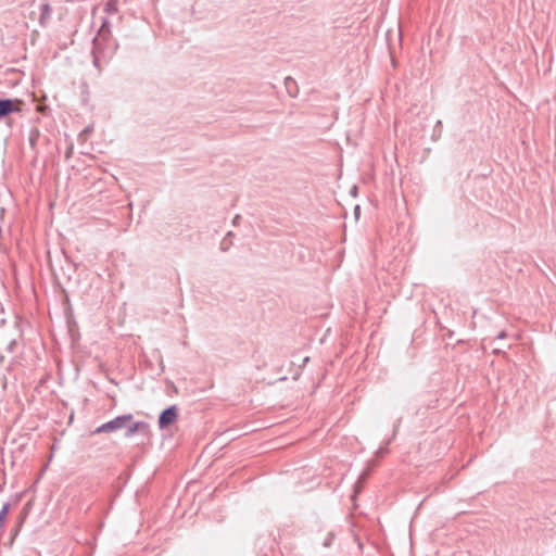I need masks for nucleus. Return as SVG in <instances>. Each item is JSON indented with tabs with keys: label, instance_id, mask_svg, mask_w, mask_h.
Segmentation results:
<instances>
[{
	"label": "nucleus",
	"instance_id": "nucleus-4",
	"mask_svg": "<svg viewBox=\"0 0 556 556\" xmlns=\"http://www.w3.org/2000/svg\"><path fill=\"white\" fill-rule=\"evenodd\" d=\"M126 429L125 437L130 438L135 433L140 432L142 434H148L149 425L146 421H129L127 426L124 427Z\"/></svg>",
	"mask_w": 556,
	"mask_h": 556
},
{
	"label": "nucleus",
	"instance_id": "nucleus-11",
	"mask_svg": "<svg viewBox=\"0 0 556 556\" xmlns=\"http://www.w3.org/2000/svg\"><path fill=\"white\" fill-rule=\"evenodd\" d=\"M97 46H98V39L94 38L93 39V51H92V53H93V63H94L96 66H98Z\"/></svg>",
	"mask_w": 556,
	"mask_h": 556
},
{
	"label": "nucleus",
	"instance_id": "nucleus-12",
	"mask_svg": "<svg viewBox=\"0 0 556 556\" xmlns=\"http://www.w3.org/2000/svg\"><path fill=\"white\" fill-rule=\"evenodd\" d=\"M73 150H74L73 143H70L65 151V160H70L72 157Z\"/></svg>",
	"mask_w": 556,
	"mask_h": 556
},
{
	"label": "nucleus",
	"instance_id": "nucleus-5",
	"mask_svg": "<svg viewBox=\"0 0 556 556\" xmlns=\"http://www.w3.org/2000/svg\"><path fill=\"white\" fill-rule=\"evenodd\" d=\"M285 86L290 97L295 98L298 96L299 87L296 81L292 77L288 76L285 78Z\"/></svg>",
	"mask_w": 556,
	"mask_h": 556
},
{
	"label": "nucleus",
	"instance_id": "nucleus-3",
	"mask_svg": "<svg viewBox=\"0 0 556 556\" xmlns=\"http://www.w3.org/2000/svg\"><path fill=\"white\" fill-rule=\"evenodd\" d=\"M177 418H178V408L176 405H172V406L165 408L164 410H162V413L159 416V420H157L159 428L162 430L168 428L170 425H173L177 420Z\"/></svg>",
	"mask_w": 556,
	"mask_h": 556
},
{
	"label": "nucleus",
	"instance_id": "nucleus-17",
	"mask_svg": "<svg viewBox=\"0 0 556 556\" xmlns=\"http://www.w3.org/2000/svg\"><path fill=\"white\" fill-rule=\"evenodd\" d=\"M239 219H240V215H236L235 218H233V224L236 225Z\"/></svg>",
	"mask_w": 556,
	"mask_h": 556
},
{
	"label": "nucleus",
	"instance_id": "nucleus-13",
	"mask_svg": "<svg viewBox=\"0 0 556 556\" xmlns=\"http://www.w3.org/2000/svg\"><path fill=\"white\" fill-rule=\"evenodd\" d=\"M37 137H38V134H31L30 137H29V143L30 146L34 148L35 144H36V140H37Z\"/></svg>",
	"mask_w": 556,
	"mask_h": 556
},
{
	"label": "nucleus",
	"instance_id": "nucleus-2",
	"mask_svg": "<svg viewBox=\"0 0 556 556\" xmlns=\"http://www.w3.org/2000/svg\"><path fill=\"white\" fill-rule=\"evenodd\" d=\"M24 101L21 99L0 98V119H3L12 113L22 112Z\"/></svg>",
	"mask_w": 556,
	"mask_h": 556
},
{
	"label": "nucleus",
	"instance_id": "nucleus-15",
	"mask_svg": "<svg viewBox=\"0 0 556 556\" xmlns=\"http://www.w3.org/2000/svg\"><path fill=\"white\" fill-rule=\"evenodd\" d=\"M506 338V332L505 331H501L497 336H496V339H504Z\"/></svg>",
	"mask_w": 556,
	"mask_h": 556
},
{
	"label": "nucleus",
	"instance_id": "nucleus-16",
	"mask_svg": "<svg viewBox=\"0 0 556 556\" xmlns=\"http://www.w3.org/2000/svg\"><path fill=\"white\" fill-rule=\"evenodd\" d=\"M28 506H29V503H28V504H26V505L24 506L23 510H22V514L24 515V517H25V516L27 515V513H28Z\"/></svg>",
	"mask_w": 556,
	"mask_h": 556
},
{
	"label": "nucleus",
	"instance_id": "nucleus-1",
	"mask_svg": "<svg viewBox=\"0 0 556 556\" xmlns=\"http://www.w3.org/2000/svg\"><path fill=\"white\" fill-rule=\"evenodd\" d=\"M132 419V414L119 415L114 419L99 426L92 433L99 434L115 432L117 430L123 429L125 426H127V422L131 421Z\"/></svg>",
	"mask_w": 556,
	"mask_h": 556
},
{
	"label": "nucleus",
	"instance_id": "nucleus-10",
	"mask_svg": "<svg viewBox=\"0 0 556 556\" xmlns=\"http://www.w3.org/2000/svg\"><path fill=\"white\" fill-rule=\"evenodd\" d=\"M333 538H334L333 533H328L327 538L325 539V541L323 543L324 547H330L332 544Z\"/></svg>",
	"mask_w": 556,
	"mask_h": 556
},
{
	"label": "nucleus",
	"instance_id": "nucleus-8",
	"mask_svg": "<svg viewBox=\"0 0 556 556\" xmlns=\"http://www.w3.org/2000/svg\"><path fill=\"white\" fill-rule=\"evenodd\" d=\"M231 236H233V233H232V231H229L226 235V237L222 240V242H220V250L223 252H226L230 248V245L232 244L231 241L228 240V237H231Z\"/></svg>",
	"mask_w": 556,
	"mask_h": 556
},
{
	"label": "nucleus",
	"instance_id": "nucleus-14",
	"mask_svg": "<svg viewBox=\"0 0 556 556\" xmlns=\"http://www.w3.org/2000/svg\"><path fill=\"white\" fill-rule=\"evenodd\" d=\"M90 131V127H86L80 134H79V137L81 138L83 136L87 135L88 132Z\"/></svg>",
	"mask_w": 556,
	"mask_h": 556
},
{
	"label": "nucleus",
	"instance_id": "nucleus-20",
	"mask_svg": "<svg viewBox=\"0 0 556 556\" xmlns=\"http://www.w3.org/2000/svg\"><path fill=\"white\" fill-rule=\"evenodd\" d=\"M358 211H359V206H356V207H355V214H357V213H358Z\"/></svg>",
	"mask_w": 556,
	"mask_h": 556
},
{
	"label": "nucleus",
	"instance_id": "nucleus-19",
	"mask_svg": "<svg viewBox=\"0 0 556 556\" xmlns=\"http://www.w3.org/2000/svg\"><path fill=\"white\" fill-rule=\"evenodd\" d=\"M3 359H4V356L2 354H0V364H2Z\"/></svg>",
	"mask_w": 556,
	"mask_h": 556
},
{
	"label": "nucleus",
	"instance_id": "nucleus-6",
	"mask_svg": "<svg viewBox=\"0 0 556 556\" xmlns=\"http://www.w3.org/2000/svg\"><path fill=\"white\" fill-rule=\"evenodd\" d=\"M51 8L48 3H43L40 5V17L39 22L41 25L46 24V21L50 18Z\"/></svg>",
	"mask_w": 556,
	"mask_h": 556
},
{
	"label": "nucleus",
	"instance_id": "nucleus-9",
	"mask_svg": "<svg viewBox=\"0 0 556 556\" xmlns=\"http://www.w3.org/2000/svg\"><path fill=\"white\" fill-rule=\"evenodd\" d=\"M104 34H110L109 22L106 20H103V23L99 30V36H104Z\"/></svg>",
	"mask_w": 556,
	"mask_h": 556
},
{
	"label": "nucleus",
	"instance_id": "nucleus-7",
	"mask_svg": "<svg viewBox=\"0 0 556 556\" xmlns=\"http://www.w3.org/2000/svg\"><path fill=\"white\" fill-rule=\"evenodd\" d=\"M104 11L108 14H115L118 11L117 0H109L104 5Z\"/></svg>",
	"mask_w": 556,
	"mask_h": 556
},
{
	"label": "nucleus",
	"instance_id": "nucleus-18",
	"mask_svg": "<svg viewBox=\"0 0 556 556\" xmlns=\"http://www.w3.org/2000/svg\"><path fill=\"white\" fill-rule=\"evenodd\" d=\"M493 353H494V354H501V353H502V351H501L500 349H494Z\"/></svg>",
	"mask_w": 556,
	"mask_h": 556
}]
</instances>
